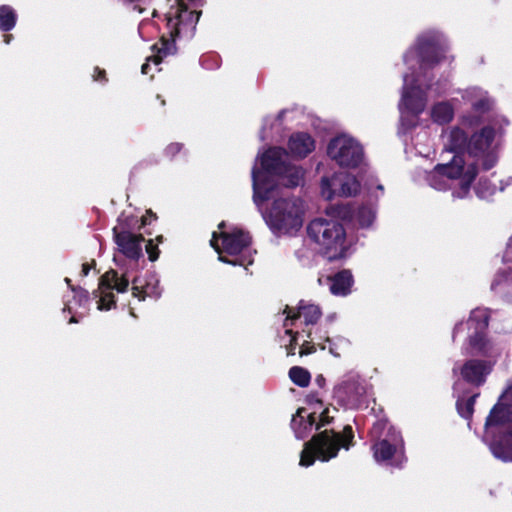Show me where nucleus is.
Instances as JSON below:
<instances>
[{"mask_svg":"<svg viewBox=\"0 0 512 512\" xmlns=\"http://www.w3.org/2000/svg\"><path fill=\"white\" fill-rule=\"evenodd\" d=\"M377 190H379V191L383 192V186L379 184V185L377 186Z\"/></svg>","mask_w":512,"mask_h":512,"instance_id":"45","label":"nucleus"},{"mask_svg":"<svg viewBox=\"0 0 512 512\" xmlns=\"http://www.w3.org/2000/svg\"><path fill=\"white\" fill-rule=\"evenodd\" d=\"M504 261L512 262V237L509 239L506 251L504 253Z\"/></svg>","mask_w":512,"mask_h":512,"instance_id":"38","label":"nucleus"},{"mask_svg":"<svg viewBox=\"0 0 512 512\" xmlns=\"http://www.w3.org/2000/svg\"><path fill=\"white\" fill-rule=\"evenodd\" d=\"M284 314H286L284 320L285 333L290 336V344L292 345L299 335L298 331H293L292 326L301 319H303L306 326L315 324L321 316V311L317 305L300 301L295 309L287 306Z\"/></svg>","mask_w":512,"mask_h":512,"instance_id":"17","label":"nucleus"},{"mask_svg":"<svg viewBox=\"0 0 512 512\" xmlns=\"http://www.w3.org/2000/svg\"><path fill=\"white\" fill-rule=\"evenodd\" d=\"M70 322H71V323H73V322H77V320L75 319V317H74V316H72V317H71V319H70Z\"/></svg>","mask_w":512,"mask_h":512,"instance_id":"46","label":"nucleus"},{"mask_svg":"<svg viewBox=\"0 0 512 512\" xmlns=\"http://www.w3.org/2000/svg\"><path fill=\"white\" fill-rule=\"evenodd\" d=\"M288 149L292 157L301 159L315 149V141L308 133L297 132L290 136Z\"/></svg>","mask_w":512,"mask_h":512,"instance_id":"20","label":"nucleus"},{"mask_svg":"<svg viewBox=\"0 0 512 512\" xmlns=\"http://www.w3.org/2000/svg\"><path fill=\"white\" fill-rule=\"evenodd\" d=\"M303 332L307 333V337H310V332L303 330Z\"/></svg>","mask_w":512,"mask_h":512,"instance_id":"48","label":"nucleus"},{"mask_svg":"<svg viewBox=\"0 0 512 512\" xmlns=\"http://www.w3.org/2000/svg\"><path fill=\"white\" fill-rule=\"evenodd\" d=\"M335 174L330 177H323L320 183V192L323 198L326 200H332L335 197L340 196L341 184H335Z\"/></svg>","mask_w":512,"mask_h":512,"instance_id":"27","label":"nucleus"},{"mask_svg":"<svg viewBox=\"0 0 512 512\" xmlns=\"http://www.w3.org/2000/svg\"><path fill=\"white\" fill-rule=\"evenodd\" d=\"M492 365L485 361L479 360H468L461 366H455L453 368V372L455 375H458L454 382V392H462L464 389V384H471L474 386H479L484 383L486 376L490 373Z\"/></svg>","mask_w":512,"mask_h":512,"instance_id":"16","label":"nucleus"},{"mask_svg":"<svg viewBox=\"0 0 512 512\" xmlns=\"http://www.w3.org/2000/svg\"><path fill=\"white\" fill-rule=\"evenodd\" d=\"M371 436L378 439L372 446L376 462L400 465L404 461L403 438L387 421H377L371 429Z\"/></svg>","mask_w":512,"mask_h":512,"instance_id":"11","label":"nucleus"},{"mask_svg":"<svg viewBox=\"0 0 512 512\" xmlns=\"http://www.w3.org/2000/svg\"><path fill=\"white\" fill-rule=\"evenodd\" d=\"M289 377L298 386L305 387L310 382L309 372L301 367H292L289 371Z\"/></svg>","mask_w":512,"mask_h":512,"instance_id":"32","label":"nucleus"},{"mask_svg":"<svg viewBox=\"0 0 512 512\" xmlns=\"http://www.w3.org/2000/svg\"><path fill=\"white\" fill-rule=\"evenodd\" d=\"M65 282L70 285V279L69 278H65Z\"/></svg>","mask_w":512,"mask_h":512,"instance_id":"47","label":"nucleus"},{"mask_svg":"<svg viewBox=\"0 0 512 512\" xmlns=\"http://www.w3.org/2000/svg\"><path fill=\"white\" fill-rule=\"evenodd\" d=\"M454 108L449 102H438L431 108V118L434 122L444 124L452 120Z\"/></svg>","mask_w":512,"mask_h":512,"instance_id":"26","label":"nucleus"},{"mask_svg":"<svg viewBox=\"0 0 512 512\" xmlns=\"http://www.w3.org/2000/svg\"><path fill=\"white\" fill-rule=\"evenodd\" d=\"M181 150V145L178 144V143H172L170 144L169 146H167L166 148V153L168 155H175L176 153H178L179 151Z\"/></svg>","mask_w":512,"mask_h":512,"instance_id":"37","label":"nucleus"},{"mask_svg":"<svg viewBox=\"0 0 512 512\" xmlns=\"http://www.w3.org/2000/svg\"><path fill=\"white\" fill-rule=\"evenodd\" d=\"M113 232L115 242L125 256L131 259H137L141 256L144 242L142 235L132 234L128 231L118 232L117 228H114Z\"/></svg>","mask_w":512,"mask_h":512,"instance_id":"18","label":"nucleus"},{"mask_svg":"<svg viewBox=\"0 0 512 512\" xmlns=\"http://www.w3.org/2000/svg\"><path fill=\"white\" fill-rule=\"evenodd\" d=\"M447 50L445 39L437 32H427L420 35L413 47L404 55L407 71L403 74V89L399 102L401 128L407 131L418 124V116L424 111L427 102V92L442 94L445 90L439 84L423 88L425 74L415 75L416 69L425 72L427 68L446 59Z\"/></svg>","mask_w":512,"mask_h":512,"instance_id":"1","label":"nucleus"},{"mask_svg":"<svg viewBox=\"0 0 512 512\" xmlns=\"http://www.w3.org/2000/svg\"><path fill=\"white\" fill-rule=\"evenodd\" d=\"M165 2V6L161 8V11L169 39H166L165 36L162 35L160 46L158 44L153 46V50H156V54L148 57L147 62L142 65V74L149 73L150 61L158 65L163 57L173 54L175 51L174 40L176 36L183 32L193 31L199 20L197 7L201 0H165Z\"/></svg>","mask_w":512,"mask_h":512,"instance_id":"4","label":"nucleus"},{"mask_svg":"<svg viewBox=\"0 0 512 512\" xmlns=\"http://www.w3.org/2000/svg\"><path fill=\"white\" fill-rule=\"evenodd\" d=\"M132 295L139 300L159 298L161 288L158 278L155 275H148L144 279H135L132 286Z\"/></svg>","mask_w":512,"mask_h":512,"instance_id":"19","label":"nucleus"},{"mask_svg":"<svg viewBox=\"0 0 512 512\" xmlns=\"http://www.w3.org/2000/svg\"><path fill=\"white\" fill-rule=\"evenodd\" d=\"M16 12L15 10L8 6L2 5L0 6V30L1 31H10L14 28L16 24Z\"/></svg>","mask_w":512,"mask_h":512,"instance_id":"30","label":"nucleus"},{"mask_svg":"<svg viewBox=\"0 0 512 512\" xmlns=\"http://www.w3.org/2000/svg\"><path fill=\"white\" fill-rule=\"evenodd\" d=\"M332 211L333 208H330L326 216L311 220L307 235L317 252L327 260H345L353 254L356 241L345 226L331 216Z\"/></svg>","mask_w":512,"mask_h":512,"instance_id":"5","label":"nucleus"},{"mask_svg":"<svg viewBox=\"0 0 512 512\" xmlns=\"http://www.w3.org/2000/svg\"><path fill=\"white\" fill-rule=\"evenodd\" d=\"M326 342L328 343V346L324 345L323 349H329L330 353L333 354L335 357L341 356V353L345 351L346 348L349 346L348 340L345 338L338 337L336 339L331 340L330 338L326 339Z\"/></svg>","mask_w":512,"mask_h":512,"instance_id":"33","label":"nucleus"},{"mask_svg":"<svg viewBox=\"0 0 512 512\" xmlns=\"http://www.w3.org/2000/svg\"><path fill=\"white\" fill-rule=\"evenodd\" d=\"M366 393L359 374L349 372L343 375L333 389V396L338 403L347 408H357Z\"/></svg>","mask_w":512,"mask_h":512,"instance_id":"13","label":"nucleus"},{"mask_svg":"<svg viewBox=\"0 0 512 512\" xmlns=\"http://www.w3.org/2000/svg\"><path fill=\"white\" fill-rule=\"evenodd\" d=\"M287 159L281 148H270L256 158L252 168L253 202L260 211L263 203L276 194L279 182L286 187H296L302 182V169L290 165Z\"/></svg>","mask_w":512,"mask_h":512,"instance_id":"3","label":"nucleus"},{"mask_svg":"<svg viewBox=\"0 0 512 512\" xmlns=\"http://www.w3.org/2000/svg\"><path fill=\"white\" fill-rule=\"evenodd\" d=\"M442 139L445 150L455 154L449 162L438 164L426 173V181L435 190H450L453 198H467L478 173L470 156L460 152L467 143V135L462 129L453 127L443 132Z\"/></svg>","mask_w":512,"mask_h":512,"instance_id":"2","label":"nucleus"},{"mask_svg":"<svg viewBox=\"0 0 512 512\" xmlns=\"http://www.w3.org/2000/svg\"><path fill=\"white\" fill-rule=\"evenodd\" d=\"M94 265H95V261L94 260L91 263H84V264H82L81 275L83 277L87 276L89 274V271L93 268Z\"/></svg>","mask_w":512,"mask_h":512,"instance_id":"39","label":"nucleus"},{"mask_svg":"<svg viewBox=\"0 0 512 512\" xmlns=\"http://www.w3.org/2000/svg\"><path fill=\"white\" fill-rule=\"evenodd\" d=\"M489 312L485 308H476L471 311L467 322H461L456 325L453 331L455 340L462 332L467 330L468 347L467 353L482 355L486 357H496L500 354L499 344L487 339L484 332L488 326Z\"/></svg>","mask_w":512,"mask_h":512,"instance_id":"10","label":"nucleus"},{"mask_svg":"<svg viewBox=\"0 0 512 512\" xmlns=\"http://www.w3.org/2000/svg\"><path fill=\"white\" fill-rule=\"evenodd\" d=\"M353 430L347 425L342 433L324 430L306 442L300 456V465L311 466L316 459L327 462L338 455L340 448L348 450L353 445Z\"/></svg>","mask_w":512,"mask_h":512,"instance_id":"9","label":"nucleus"},{"mask_svg":"<svg viewBox=\"0 0 512 512\" xmlns=\"http://www.w3.org/2000/svg\"><path fill=\"white\" fill-rule=\"evenodd\" d=\"M512 385L502 394L491 410L486 423L484 439L489 442L492 454L502 461H512Z\"/></svg>","mask_w":512,"mask_h":512,"instance_id":"6","label":"nucleus"},{"mask_svg":"<svg viewBox=\"0 0 512 512\" xmlns=\"http://www.w3.org/2000/svg\"><path fill=\"white\" fill-rule=\"evenodd\" d=\"M225 222L218 225L219 233L214 232L210 241L218 253L221 262L247 267L253 263V250L250 247L251 238L248 233L239 228L224 231Z\"/></svg>","mask_w":512,"mask_h":512,"instance_id":"7","label":"nucleus"},{"mask_svg":"<svg viewBox=\"0 0 512 512\" xmlns=\"http://www.w3.org/2000/svg\"><path fill=\"white\" fill-rule=\"evenodd\" d=\"M146 251L149 254V259L151 261H155L158 258V253L156 252V248L153 246L152 240H149L146 244Z\"/></svg>","mask_w":512,"mask_h":512,"instance_id":"36","label":"nucleus"},{"mask_svg":"<svg viewBox=\"0 0 512 512\" xmlns=\"http://www.w3.org/2000/svg\"><path fill=\"white\" fill-rule=\"evenodd\" d=\"M327 155L339 166L354 168L364 160L362 145L348 134L333 137L327 146Z\"/></svg>","mask_w":512,"mask_h":512,"instance_id":"12","label":"nucleus"},{"mask_svg":"<svg viewBox=\"0 0 512 512\" xmlns=\"http://www.w3.org/2000/svg\"><path fill=\"white\" fill-rule=\"evenodd\" d=\"M316 423V412L299 408L291 421L292 429L298 439H303L313 430Z\"/></svg>","mask_w":512,"mask_h":512,"instance_id":"21","label":"nucleus"},{"mask_svg":"<svg viewBox=\"0 0 512 512\" xmlns=\"http://www.w3.org/2000/svg\"><path fill=\"white\" fill-rule=\"evenodd\" d=\"M11 39H12V35H5V36H4V42H5L6 44H9V43H10V41H11Z\"/></svg>","mask_w":512,"mask_h":512,"instance_id":"42","label":"nucleus"},{"mask_svg":"<svg viewBox=\"0 0 512 512\" xmlns=\"http://www.w3.org/2000/svg\"><path fill=\"white\" fill-rule=\"evenodd\" d=\"M64 310H68L69 312H72L73 310V306L69 303V304H66Z\"/></svg>","mask_w":512,"mask_h":512,"instance_id":"43","label":"nucleus"},{"mask_svg":"<svg viewBox=\"0 0 512 512\" xmlns=\"http://www.w3.org/2000/svg\"><path fill=\"white\" fill-rule=\"evenodd\" d=\"M95 73H97V74L93 75L94 80H96V81L105 80V71L104 70L95 68Z\"/></svg>","mask_w":512,"mask_h":512,"instance_id":"40","label":"nucleus"},{"mask_svg":"<svg viewBox=\"0 0 512 512\" xmlns=\"http://www.w3.org/2000/svg\"><path fill=\"white\" fill-rule=\"evenodd\" d=\"M464 392H465V390H463L462 392L455 393L457 396L456 406H457L458 413L463 418L468 419L471 417V415L473 413L475 399L478 396V394H474V395L470 396L468 399H465Z\"/></svg>","mask_w":512,"mask_h":512,"instance_id":"28","label":"nucleus"},{"mask_svg":"<svg viewBox=\"0 0 512 512\" xmlns=\"http://www.w3.org/2000/svg\"><path fill=\"white\" fill-rule=\"evenodd\" d=\"M129 280L125 275H119L115 270H109L100 278L98 289L94 292L97 300V309L110 310L115 306L113 291L123 293L127 291Z\"/></svg>","mask_w":512,"mask_h":512,"instance_id":"14","label":"nucleus"},{"mask_svg":"<svg viewBox=\"0 0 512 512\" xmlns=\"http://www.w3.org/2000/svg\"><path fill=\"white\" fill-rule=\"evenodd\" d=\"M475 191L479 198L489 199L497 191V186L488 179H480Z\"/></svg>","mask_w":512,"mask_h":512,"instance_id":"31","label":"nucleus"},{"mask_svg":"<svg viewBox=\"0 0 512 512\" xmlns=\"http://www.w3.org/2000/svg\"><path fill=\"white\" fill-rule=\"evenodd\" d=\"M491 290L499 295L512 298V273L499 272L491 283Z\"/></svg>","mask_w":512,"mask_h":512,"instance_id":"25","label":"nucleus"},{"mask_svg":"<svg viewBox=\"0 0 512 512\" xmlns=\"http://www.w3.org/2000/svg\"><path fill=\"white\" fill-rule=\"evenodd\" d=\"M498 131L491 127L486 126L479 132H476L470 139L468 150L470 154L476 157H486L485 167L487 169L493 167L497 158L495 150L498 146L497 142Z\"/></svg>","mask_w":512,"mask_h":512,"instance_id":"15","label":"nucleus"},{"mask_svg":"<svg viewBox=\"0 0 512 512\" xmlns=\"http://www.w3.org/2000/svg\"><path fill=\"white\" fill-rule=\"evenodd\" d=\"M354 219L361 228L371 227L376 220V210L372 206L360 207L355 213Z\"/></svg>","mask_w":512,"mask_h":512,"instance_id":"29","label":"nucleus"},{"mask_svg":"<svg viewBox=\"0 0 512 512\" xmlns=\"http://www.w3.org/2000/svg\"><path fill=\"white\" fill-rule=\"evenodd\" d=\"M305 211L302 199L295 196L280 197L262 215L274 234L294 235L303 226Z\"/></svg>","mask_w":512,"mask_h":512,"instance_id":"8","label":"nucleus"},{"mask_svg":"<svg viewBox=\"0 0 512 512\" xmlns=\"http://www.w3.org/2000/svg\"><path fill=\"white\" fill-rule=\"evenodd\" d=\"M158 12H159V10H157V9L153 8V9H152V11H151V15H152L153 17H156V16L158 15Z\"/></svg>","mask_w":512,"mask_h":512,"instance_id":"44","label":"nucleus"},{"mask_svg":"<svg viewBox=\"0 0 512 512\" xmlns=\"http://www.w3.org/2000/svg\"><path fill=\"white\" fill-rule=\"evenodd\" d=\"M148 217H154L153 213L151 211H147V215L142 217L141 225L145 226L150 223L148 220Z\"/></svg>","mask_w":512,"mask_h":512,"instance_id":"41","label":"nucleus"},{"mask_svg":"<svg viewBox=\"0 0 512 512\" xmlns=\"http://www.w3.org/2000/svg\"><path fill=\"white\" fill-rule=\"evenodd\" d=\"M72 291L74 292V300L80 307L85 306L88 303L89 296L86 290L81 288L75 289L72 287Z\"/></svg>","mask_w":512,"mask_h":512,"instance_id":"34","label":"nucleus"},{"mask_svg":"<svg viewBox=\"0 0 512 512\" xmlns=\"http://www.w3.org/2000/svg\"><path fill=\"white\" fill-rule=\"evenodd\" d=\"M463 100L475 110H485L490 106V99L485 91L478 87H471L463 92Z\"/></svg>","mask_w":512,"mask_h":512,"instance_id":"23","label":"nucleus"},{"mask_svg":"<svg viewBox=\"0 0 512 512\" xmlns=\"http://www.w3.org/2000/svg\"><path fill=\"white\" fill-rule=\"evenodd\" d=\"M335 184H341L340 196H353L359 191V183L356 178L348 173H335Z\"/></svg>","mask_w":512,"mask_h":512,"instance_id":"24","label":"nucleus"},{"mask_svg":"<svg viewBox=\"0 0 512 512\" xmlns=\"http://www.w3.org/2000/svg\"><path fill=\"white\" fill-rule=\"evenodd\" d=\"M318 419V422L316 424V429H320L322 426H325L331 422L333 419V416L330 415V409L326 408L324 409L318 417H316V420Z\"/></svg>","mask_w":512,"mask_h":512,"instance_id":"35","label":"nucleus"},{"mask_svg":"<svg viewBox=\"0 0 512 512\" xmlns=\"http://www.w3.org/2000/svg\"><path fill=\"white\" fill-rule=\"evenodd\" d=\"M330 291L336 296H346L350 294L354 283L353 275L350 270H342L329 278Z\"/></svg>","mask_w":512,"mask_h":512,"instance_id":"22","label":"nucleus"}]
</instances>
